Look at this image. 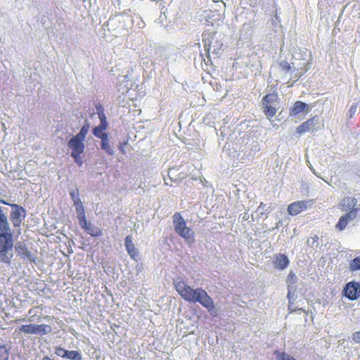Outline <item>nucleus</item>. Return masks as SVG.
<instances>
[{"mask_svg": "<svg viewBox=\"0 0 360 360\" xmlns=\"http://www.w3.org/2000/svg\"><path fill=\"white\" fill-rule=\"evenodd\" d=\"M8 209L0 205V261L10 264L13 257V239L7 213Z\"/></svg>", "mask_w": 360, "mask_h": 360, "instance_id": "f257e3e1", "label": "nucleus"}, {"mask_svg": "<svg viewBox=\"0 0 360 360\" xmlns=\"http://www.w3.org/2000/svg\"><path fill=\"white\" fill-rule=\"evenodd\" d=\"M174 288L184 300L193 303L198 302L210 312H212L215 309L212 298L201 288L193 289L183 281L175 282Z\"/></svg>", "mask_w": 360, "mask_h": 360, "instance_id": "f03ea898", "label": "nucleus"}, {"mask_svg": "<svg viewBox=\"0 0 360 360\" xmlns=\"http://www.w3.org/2000/svg\"><path fill=\"white\" fill-rule=\"evenodd\" d=\"M173 224L175 232L179 236L185 239L188 243H194V232L186 226V223L181 217V213H174L173 215Z\"/></svg>", "mask_w": 360, "mask_h": 360, "instance_id": "7ed1b4c3", "label": "nucleus"}, {"mask_svg": "<svg viewBox=\"0 0 360 360\" xmlns=\"http://www.w3.org/2000/svg\"><path fill=\"white\" fill-rule=\"evenodd\" d=\"M0 202L4 205H7L11 207L12 210L10 214V220L13 224L14 228L18 229V234L20 233V226L22 221L26 217L25 210L18 204H11L3 199H0Z\"/></svg>", "mask_w": 360, "mask_h": 360, "instance_id": "20e7f679", "label": "nucleus"}, {"mask_svg": "<svg viewBox=\"0 0 360 360\" xmlns=\"http://www.w3.org/2000/svg\"><path fill=\"white\" fill-rule=\"evenodd\" d=\"M68 146L71 150V156L74 158L75 162L81 166L83 163L81 155L85 149L84 141L72 136L68 142Z\"/></svg>", "mask_w": 360, "mask_h": 360, "instance_id": "39448f33", "label": "nucleus"}, {"mask_svg": "<svg viewBox=\"0 0 360 360\" xmlns=\"http://www.w3.org/2000/svg\"><path fill=\"white\" fill-rule=\"evenodd\" d=\"M277 100L278 95L275 93L268 94L262 98V105L263 111L268 118H271L276 114V103Z\"/></svg>", "mask_w": 360, "mask_h": 360, "instance_id": "423d86ee", "label": "nucleus"}, {"mask_svg": "<svg viewBox=\"0 0 360 360\" xmlns=\"http://www.w3.org/2000/svg\"><path fill=\"white\" fill-rule=\"evenodd\" d=\"M204 47L208 52L217 53L221 49V44L216 38V32L208 33L203 36Z\"/></svg>", "mask_w": 360, "mask_h": 360, "instance_id": "0eeeda50", "label": "nucleus"}, {"mask_svg": "<svg viewBox=\"0 0 360 360\" xmlns=\"http://www.w3.org/2000/svg\"><path fill=\"white\" fill-rule=\"evenodd\" d=\"M343 295L349 300H356L360 297V283L350 281L344 287Z\"/></svg>", "mask_w": 360, "mask_h": 360, "instance_id": "6e6552de", "label": "nucleus"}, {"mask_svg": "<svg viewBox=\"0 0 360 360\" xmlns=\"http://www.w3.org/2000/svg\"><path fill=\"white\" fill-rule=\"evenodd\" d=\"M313 201V200H308L293 202L288 206V212L291 216H296L311 207Z\"/></svg>", "mask_w": 360, "mask_h": 360, "instance_id": "1a4fd4ad", "label": "nucleus"}, {"mask_svg": "<svg viewBox=\"0 0 360 360\" xmlns=\"http://www.w3.org/2000/svg\"><path fill=\"white\" fill-rule=\"evenodd\" d=\"M359 209H352L341 216L335 224V229L340 231L345 229L347 226L356 218Z\"/></svg>", "mask_w": 360, "mask_h": 360, "instance_id": "9d476101", "label": "nucleus"}, {"mask_svg": "<svg viewBox=\"0 0 360 360\" xmlns=\"http://www.w3.org/2000/svg\"><path fill=\"white\" fill-rule=\"evenodd\" d=\"M49 328V326L45 324H27V325H22L19 328V330L20 332H22L25 334H46L47 333V328Z\"/></svg>", "mask_w": 360, "mask_h": 360, "instance_id": "9b49d317", "label": "nucleus"}, {"mask_svg": "<svg viewBox=\"0 0 360 360\" xmlns=\"http://www.w3.org/2000/svg\"><path fill=\"white\" fill-rule=\"evenodd\" d=\"M98 115L100 119L101 123L98 126L93 129V134L95 136L100 138L101 140L104 139V135L108 136L105 131L107 129L108 124L106 117L103 110L98 112Z\"/></svg>", "mask_w": 360, "mask_h": 360, "instance_id": "f8f14e48", "label": "nucleus"}, {"mask_svg": "<svg viewBox=\"0 0 360 360\" xmlns=\"http://www.w3.org/2000/svg\"><path fill=\"white\" fill-rule=\"evenodd\" d=\"M15 248L17 255L22 259H27L30 262H35V257L24 243L19 242L16 243Z\"/></svg>", "mask_w": 360, "mask_h": 360, "instance_id": "ddd939ff", "label": "nucleus"}, {"mask_svg": "<svg viewBox=\"0 0 360 360\" xmlns=\"http://www.w3.org/2000/svg\"><path fill=\"white\" fill-rule=\"evenodd\" d=\"M318 122V117L314 116L313 117L307 120L306 122L301 124L297 127V133L302 134L305 132H309L314 130L315 125Z\"/></svg>", "mask_w": 360, "mask_h": 360, "instance_id": "4468645a", "label": "nucleus"}, {"mask_svg": "<svg viewBox=\"0 0 360 360\" xmlns=\"http://www.w3.org/2000/svg\"><path fill=\"white\" fill-rule=\"evenodd\" d=\"M124 245L126 250L129 255L130 257L134 260H136L138 256V251L134 246L132 241V237L129 235L127 236L124 239Z\"/></svg>", "mask_w": 360, "mask_h": 360, "instance_id": "2eb2a0df", "label": "nucleus"}, {"mask_svg": "<svg viewBox=\"0 0 360 360\" xmlns=\"http://www.w3.org/2000/svg\"><path fill=\"white\" fill-rule=\"evenodd\" d=\"M357 201L356 199L354 197H345L341 202L340 207L341 210L345 212H348L352 209H357L355 207L356 205Z\"/></svg>", "mask_w": 360, "mask_h": 360, "instance_id": "dca6fc26", "label": "nucleus"}, {"mask_svg": "<svg viewBox=\"0 0 360 360\" xmlns=\"http://www.w3.org/2000/svg\"><path fill=\"white\" fill-rule=\"evenodd\" d=\"M290 261L284 254H278L275 256L274 267L278 269H285L288 266Z\"/></svg>", "mask_w": 360, "mask_h": 360, "instance_id": "f3484780", "label": "nucleus"}, {"mask_svg": "<svg viewBox=\"0 0 360 360\" xmlns=\"http://www.w3.org/2000/svg\"><path fill=\"white\" fill-rule=\"evenodd\" d=\"M297 281V277L296 275L290 271L287 277L286 283L288 285V297L289 300L291 299V294L296 290V286L295 285Z\"/></svg>", "mask_w": 360, "mask_h": 360, "instance_id": "a211bd4d", "label": "nucleus"}, {"mask_svg": "<svg viewBox=\"0 0 360 360\" xmlns=\"http://www.w3.org/2000/svg\"><path fill=\"white\" fill-rule=\"evenodd\" d=\"M80 226L85 230L87 233L91 236L98 237L102 235V231L99 229L92 226L86 219V224H84L82 221H79Z\"/></svg>", "mask_w": 360, "mask_h": 360, "instance_id": "6ab92c4d", "label": "nucleus"}, {"mask_svg": "<svg viewBox=\"0 0 360 360\" xmlns=\"http://www.w3.org/2000/svg\"><path fill=\"white\" fill-rule=\"evenodd\" d=\"M303 111L307 112L309 111L308 105L302 101H297L290 110V115H297Z\"/></svg>", "mask_w": 360, "mask_h": 360, "instance_id": "aec40b11", "label": "nucleus"}, {"mask_svg": "<svg viewBox=\"0 0 360 360\" xmlns=\"http://www.w3.org/2000/svg\"><path fill=\"white\" fill-rule=\"evenodd\" d=\"M74 204L76 207V210L78 213L79 221H82V222L84 224H86V218L85 216L84 208L83 207L82 201L79 198H77L76 200H74Z\"/></svg>", "mask_w": 360, "mask_h": 360, "instance_id": "412c9836", "label": "nucleus"}, {"mask_svg": "<svg viewBox=\"0 0 360 360\" xmlns=\"http://www.w3.org/2000/svg\"><path fill=\"white\" fill-rule=\"evenodd\" d=\"M101 146L108 154L113 155L114 150L110 145L108 136L104 135V139L101 140Z\"/></svg>", "mask_w": 360, "mask_h": 360, "instance_id": "4be33fe9", "label": "nucleus"}, {"mask_svg": "<svg viewBox=\"0 0 360 360\" xmlns=\"http://www.w3.org/2000/svg\"><path fill=\"white\" fill-rule=\"evenodd\" d=\"M89 129V124L87 121L83 124L79 132L76 134L75 136L84 141L86 134H88Z\"/></svg>", "mask_w": 360, "mask_h": 360, "instance_id": "5701e85b", "label": "nucleus"}, {"mask_svg": "<svg viewBox=\"0 0 360 360\" xmlns=\"http://www.w3.org/2000/svg\"><path fill=\"white\" fill-rule=\"evenodd\" d=\"M349 269L352 272L360 270V256L356 257L349 262Z\"/></svg>", "mask_w": 360, "mask_h": 360, "instance_id": "b1692460", "label": "nucleus"}, {"mask_svg": "<svg viewBox=\"0 0 360 360\" xmlns=\"http://www.w3.org/2000/svg\"><path fill=\"white\" fill-rule=\"evenodd\" d=\"M67 355L65 358L72 360H82L81 354L77 351H67Z\"/></svg>", "mask_w": 360, "mask_h": 360, "instance_id": "393cba45", "label": "nucleus"}, {"mask_svg": "<svg viewBox=\"0 0 360 360\" xmlns=\"http://www.w3.org/2000/svg\"><path fill=\"white\" fill-rule=\"evenodd\" d=\"M38 308H40L41 310L43 309V308L40 306H38L35 308H32L30 309L29 311H28V314H30L31 316H30L28 321L32 322V321H39L41 320V316L39 315H37V314H32L34 310L35 309H38Z\"/></svg>", "mask_w": 360, "mask_h": 360, "instance_id": "a878e982", "label": "nucleus"}, {"mask_svg": "<svg viewBox=\"0 0 360 360\" xmlns=\"http://www.w3.org/2000/svg\"><path fill=\"white\" fill-rule=\"evenodd\" d=\"M9 352L5 345L0 346V360H8Z\"/></svg>", "mask_w": 360, "mask_h": 360, "instance_id": "bb28decb", "label": "nucleus"}, {"mask_svg": "<svg viewBox=\"0 0 360 360\" xmlns=\"http://www.w3.org/2000/svg\"><path fill=\"white\" fill-rule=\"evenodd\" d=\"M311 62L307 61L306 63H304L302 65L300 66V68L298 69L300 70V74L302 75L305 72H307L309 68H310Z\"/></svg>", "mask_w": 360, "mask_h": 360, "instance_id": "cd10ccee", "label": "nucleus"}, {"mask_svg": "<svg viewBox=\"0 0 360 360\" xmlns=\"http://www.w3.org/2000/svg\"><path fill=\"white\" fill-rule=\"evenodd\" d=\"M67 351L68 350L63 349V347H57L56 348L55 353L56 355H58L62 358H65V356H68Z\"/></svg>", "mask_w": 360, "mask_h": 360, "instance_id": "c85d7f7f", "label": "nucleus"}, {"mask_svg": "<svg viewBox=\"0 0 360 360\" xmlns=\"http://www.w3.org/2000/svg\"><path fill=\"white\" fill-rule=\"evenodd\" d=\"M279 65H280L281 70L285 72H288L291 69L290 64L289 63H288L287 61L281 62Z\"/></svg>", "mask_w": 360, "mask_h": 360, "instance_id": "c756f323", "label": "nucleus"}, {"mask_svg": "<svg viewBox=\"0 0 360 360\" xmlns=\"http://www.w3.org/2000/svg\"><path fill=\"white\" fill-rule=\"evenodd\" d=\"M352 340L358 343V344H360V330L359 331H357V332H354L353 334H352Z\"/></svg>", "mask_w": 360, "mask_h": 360, "instance_id": "7c9ffc66", "label": "nucleus"}, {"mask_svg": "<svg viewBox=\"0 0 360 360\" xmlns=\"http://www.w3.org/2000/svg\"><path fill=\"white\" fill-rule=\"evenodd\" d=\"M356 105H353L350 107V109H349V117H352L353 115H354V113L356 112Z\"/></svg>", "mask_w": 360, "mask_h": 360, "instance_id": "2f4dec72", "label": "nucleus"}, {"mask_svg": "<svg viewBox=\"0 0 360 360\" xmlns=\"http://www.w3.org/2000/svg\"><path fill=\"white\" fill-rule=\"evenodd\" d=\"M70 195L72 197V199L74 200H76L77 198H78L76 195V193L73 191L72 193H70Z\"/></svg>", "mask_w": 360, "mask_h": 360, "instance_id": "473e14b6", "label": "nucleus"}, {"mask_svg": "<svg viewBox=\"0 0 360 360\" xmlns=\"http://www.w3.org/2000/svg\"><path fill=\"white\" fill-rule=\"evenodd\" d=\"M24 321H25V319H16V320H15L13 322H14L15 323H19V322Z\"/></svg>", "mask_w": 360, "mask_h": 360, "instance_id": "72a5a7b5", "label": "nucleus"}, {"mask_svg": "<svg viewBox=\"0 0 360 360\" xmlns=\"http://www.w3.org/2000/svg\"><path fill=\"white\" fill-rule=\"evenodd\" d=\"M42 360H55V359H52L49 358V356H45L42 358Z\"/></svg>", "mask_w": 360, "mask_h": 360, "instance_id": "f704fd0d", "label": "nucleus"}, {"mask_svg": "<svg viewBox=\"0 0 360 360\" xmlns=\"http://www.w3.org/2000/svg\"><path fill=\"white\" fill-rule=\"evenodd\" d=\"M275 19L278 22H280V19H279V17L277 15V13H276L275 14Z\"/></svg>", "mask_w": 360, "mask_h": 360, "instance_id": "c9c22d12", "label": "nucleus"}, {"mask_svg": "<svg viewBox=\"0 0 360 360\" xmlns=\"http://www.w3.org/2000/svg\"><path fill=\"white\" fill-rule=\"evenodd\" d=\"M313 240L314 242H318L319 240V237L318 236H315L314 238H313Z\"/></svg>", "mask_w": 360, "mask_h": 360, "instance_id": "e433bc0d", "label": "nucleus"}, {"mask_svg": "<svg viewBox=\"0 0 360 360\" xmlns=\"http://www.w3.org/2000/svg\"><path fill=\"white\" fill-rule=\"evenodd\" d=\"M288 309L290 310V312H292L295 311V309H293V307H291V305L290 304L289 307H288Z\"/></svg>", "mask_w": 360, "mask_h": 360, "instance_id": "4c0bfd02", "label": "nucleus"}, {"mask_svg": "<svg viewBox=\"0 0 360 360\" xmlns=\"http://www.w3.org/2000/svg\"><path fill=\"white\" fill-rule=\"evenodd\" d=\"M288 309L290 310V312H292L295 311V309H293V307H291V305L290 304L289 307H288Z\"/></svg>", "mask_w": 360, "mask_h": 360, "instance_id": "58836bf2", "label": "nucleus"}, {"mask_svg": "<svg viewBox=\"0 0 360 360\" xmlns=\"http://www.w3.org/2000/svg\"><path fill=\"white\" fill-rule=\"evenodd\" d=\"M263 205H264V204L263 202H261L259 207H262Z\"/></svg>", "mask_w": 360, "mask_h": 360, "instance_id": "ea45409f", "label": "nucleus"}]
</instances>
